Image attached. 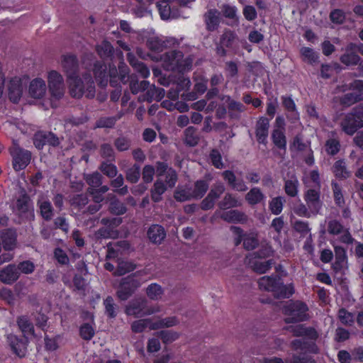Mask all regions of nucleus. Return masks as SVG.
Listing matches in <instances>:
<instances>
[{"label": "nucleus", "instance_id": "1", "mask_svg": "<svg viewBox=\"0 0 363 363\" xmlns=\"http://www.w3.org/2000/svg\"><path fill=\"white\" fill-rule=\"evenodd\" d=\"M288 330L296 337L303 339H294L290 343V347L295 352L306 351L312 354H317L320 349L316 344L319 334L316 329L311 326H306L305 324L291 325Z\"/></svg>", "mask_w": 363, "mask_h": 363}, {"label": "nucleus", "instance_id": "2", "mask_svg": "<svg viewBox=\"0 0 363 363\" xmlns=\"http://www.w3.org/2000/svg\"><path fill=\"white\" fill-rule=\"evenodd\" d=\"M69 93L72 98L81 99L85 93L86 97L93 99L95 96L96 89L94 80L90 73L85 72L82 79L79 74L67 77Z\"/></svg>", "mask_w": 363, "mask_h": 363}, {"label": "nucleus", "instance_id": "3", "mask_svg": "<svg viewBox=\"0 0 363 363\" xmlns=\"http://www.w3.org/2000/svg\"><path fill=\"white\" fill-rule=\"evenodd\" d=\"M259 288L272 292L277 298H289L294 293L292 284H284L281 277L277 274L264 276L258 281Z\"/></svg>", "mask_w": 363, "mask_h": 363}, {"label": "nucleus", "instance_id": "4", "mask_svg": "<svg viewBox=\"0 0 363 363\" xmlns=\"http://www.w3.org/2000/svg\"><path fill=\"white\" fill-rule=\"evenodd\" d=\"M309 177L314 185H309L304 182L306 186L310 188L305 191L303 199L313 215H317L323 206V202L320 199L321 182L320 174L317 169H313L310 172Z\"/></svg>", "mask_w": 363, "mask_h": 363}, {"label": "nucleus", "instance_id": "5", "mask_svg": "<svg viewBox=\"0 0 363 363\" xmlns=\"http://www.w3.org/2000/svg\"><path fill=\"white\" fill-rule=\"evenodd\" d=\"M109 75L111 86L117 87L121 83L123 84L129 83L132 94H137L140 92V86L137 75H130L129 67L124 63H121L118 65V69H117L116 66H111Z\"/></svg>", "mask_w": 363, "mask_h": 363}, {"label": "nucleus", "instance_id": "6", "mask_svg": "<svg viewBox=\"0 0 363 363\" xmlns=\"http://www.w3.org/2000/svg\"><path fill=\"white\" fill-rule=\"evenodd\" d=\"M162 67L167 71L184 73L191 67V61L184 59V54L178 50H172L160 56Z\"/></svg>", "mask_w": 363, "mask_h": 363}, {"label": "nucleus", "instance_id": "7", "mask_svg": "<svg viewBox=\"0 0 363 363\" xmlns=\"http://www.w3.org/2000/svg\"><path fill=\"white\" fill-rule=\"evenodd\" d=\"M308 306L301 301L290 300L284 306L283 313L286 323H300L308 320Z\"/></svg>", "mask_w": 363, "mask_h": 363}, {"label": "nucleus", "instance_id": "8", "mask_svg": "<svg viewBox=\"0 0 363 363\" xmlns=\"http://www.w3.org/2000/svg\"><path fill=\"white\" fill-rule=\"evenodd\" d=\"M342 130L348 135H353L363 128V106L354 107L347 113L340 122Z\"/></svg>", "mask_w": 363, "mask_h": 363}, {"label": "nucleus", "instance_id": "9", "mask_svg": "<svg viewBox=\"0 0 363 363\" xmlns=\"http://www.w3.org/2000/svg\"><path fill=\"white\" fill-rule=\"evenodd\" d=\"M9 153L12 157L13 168L16 172L26 169L30 162L31 152L21 147L16 140H13Z\"/></svg>", "mask_w": 363, "mask_h": 363}, {"label": "nucleus", "instance_id": "10", "mask_svg": "<svg viewBox=\"0 0 363 363\" xmlns=\"http://www.w3.org/2000/svg\"><path fill=\"white\" fill-rule=\"evenodd\" d=\"M140 286V281L135 274H132L121 279L116 291V296L120 301H127Z\"/></svg>", "mask_w": 363, "mask_h": 363}, {"label": "nucleus", "instance_id": "11", "mask_svg": "<svg viewBox=\"0 0 363 363\" xmlns=\"http://www.w3.org/2000/svg\"><path fill=\"white\" fill-rule=\"evenodd\" d=\"M16 210L18 216L25 220L34 219V209L30 197L26 192L21 194L16 201Z\"/></svg>", "mask_w": 363, "mask_h": 363}, {"label": "nucleus", "instance_id": "12", "mask_svg": "<svg viewBox=\"0 0 363 363\" xmlns=\"http://www.w3.org/2000/svg\"><path fill=\"white\" fill-rule=\"evenodd\" d=\"M48 82L49 91L56 99L62 98L65 94L64 79L62 74L56 70L48 72Z\"/></svg>", "mask_w": 363, "mask_h": 363}, {"label": "nucleus", "instance_id": "13", "mask_svg": "<svg viewBox=\"0 0 363 363\" xmlns=\"http://www.w3.org/2000/svg\"><path fill=\"white\" fill-rule=\"evenodd\" d=\"M111 66H115L113 64H109L108 67L103 61H96L93 65V74L94 78L101 88H104L110 83L109 70Z\"/></svg>", "mask_w": 363, "mask_h": 363}, {"label": "nucleus", "instance_id": "14", "mask_svg": "<svg viewBox=\"0 0 363 363\" xmlns=\"http://www.w3.org/2000/svg\"><path fill=\"white\" fill-rule=\"evenodd\" d=\"M6 340L13 354L20 358L26 356L28 344V338L10 333L7 335Z\"/></svg>", "mask_w": 363, "mask_h": 363}, {"label": "nucleus", "instance_id": "15", "mask_svg": "<svg viewBox=\"0 0 363 363\" xmlns=\"http://www.w3.org/2000/svg\"><path fill=\"white\" fill-rule=\"evenodd\" d=\"M33 144L38 150H43L45 145L57 147L60 144L58 137L52 132L38 131L33 135Z\"/></svg>", "mask_w": 363, "mask_h": 363}, {"label": "nucleus", "instance_id": "16", "mask_svg": "<svg viewBox=\"0 0 363 363\" xmlns=\"http://www.w3.org/2000/svg\"><path fill=\"white\" fill-rule=\"evenodd\" d=\"M269 127L270 118L264 116H259L257 118L255 127V134L258 144L267 146Z\"/></svg>", "mask_w": 363, "mask_h": 363}, {"label": "nucleus", "instance_id": "17", "mask_svg": "<svg viewBox=\"0 0 363 363\" xmlns=\"http://www.w3.org/2000/svg\"><path fill=\"white\" fill-rule=\"evenodd\" d=\"M147 301L144 298H135L129 302L125 307V313L128 315L140 318L150 315L152 312L147 308Z\"/></svg>", "mask_w": 363, "mask_h": 363}, {"label": "nucleus", "instance_id": "18", "mask_svg": "<svg viewBox=\"0 0 363 363\" xmlns=\"http://www.w3.org/2000/svg\"><path fill=\"white\" fill-rule=\"evenodd\" d=\"M61 65L66 77L79 74V62L76 55L68 53L62 55Z\"/></svg>", "mask_w": 363, "mask_h": 363}, {"label": "nucleus", "instance_id": "19", "mask_svg": "<svg viewBox=\"0 0 363 363\" xmlns=\"http://www.w3.org/2000/svg\"><path fill=\"white\" fill-rule=\"evenodd\" d=\"M222 177L228 185L233 190L244 192L248 187L242 178H237L232 170H225L222 172Z\"/></svg>", "mask_w": 363, "mask_h": 363}, {"label": "nucleus", "instance_id": "20", "mask_svg": "<svg viewBox=\"0 0 363 363\" xmlns=\"http://www.w3.org/2000/svg\"><path fill=\"white\" fill-rule=\"evenodd\" d=\"M20 277L17 272L16 264H9L0 269V281L4 284L12 285Z\"/></svg>", "mask_w": 363, "mask_h": 363}, {"label": "nucleus", "instance_id": "21", "mask_svg": "<svg viewBox=\"0 0 363 363\" xmlns=\"http://www.w3.org/2000/svg\"><path fill=\"white\" fill-rule=\"evenodd\" d=\"M1 246L5 251H13L17 245V233L16 230L7 228L1 233Z\"/></svg>", "mask_w": 363, "mask_h": 363}, {"label": "nucleus", "instance_id": "22", "mask_svg": "<svg viewBox=\"0 0 363 363\" xmlns=\"http://www.w3.org/2000/svg\"><path fill=\"white\" fill-rule=\"evenodd\" d=\"M281 99L282 106L287 112L286 118L291 123H296L299 120V113L295 101L290 96H281Z\"/></svg>", "mask_w": 363, "mask_h": 363}, {"label": "nucleus", "instance_id": "23", "mask_svg": "<svg viewBox=\"0 0 363 363\" xmlns=\"http://www.w3.org/2000/svg\"><path fill=\"white\" fill-rule=\"evenodd\" d=\"M335 259L332 264L335 273H340L347 264V255L345 247L339 245L334 246Z\"/></svg>", "mask_w": 363, "mask_h": 363}, {"label": "nucleus", "instance_id": "24", "mask_svg": "<svg viewBox=\"0 0 363 363\" xmlns=\"http://www.w3.org/2000/svg\"><path fill=\"white\" fill-rule=\"evenodd\" d=\"M17 325L23 334V337L28 339L29 337H35V328L33 323L27 315H20L16 320Z\"/></svg>", "mask_w": 363, "mask_h": 363}, {"label": "nucleus", "instance_id": "25", "mask_svg": "<svg viewBox=\"0 0 363 363\" xmlns=\"http://www.w3.org/2000/svg\"><path fill=\"white\" fill-rule=\"evenodd\" d=\"M147 235L152 243L160 245L166 238V231L161 225L153 224L149 228Z\"/></svg>", "mask_w": 363, "mask_h": 363}, {"label": "nucleus", "instance_id": "26", "mask_svg": "<svg viewBox=\"0 0 363 363\" xmlns=\"http://www.w3.org/2000/svg\"><path fill=\"white\" fill-rule=\"evenodd\" d=\"M46 92V84L43 79L35 78L33 79L29 86V94L34 99H41Z\"/></svg>", "mask_w": 363, "mask_h": 363}, {"label": "nucleus", "instance_id": "27", "mask_svg": "<svg viewBox=\"0 0 363 363\" xmlns=\"http://www.w3.org/2000/svg\"><path fill=\"white\" fill-rule=\"evenodd\" d=\"M23 94L21 79H11L9 85V98L13 104H18Z\"/></svg>", "mask_w": 363, "mask_h": 363}, {"label": "nucleus", "instance_id": "28", "mask_svg": "<svg viewBox=\"0 0 363 363\" xmlns=\"http://www.w3.org/2000/svg\"><path fill=\"white\" fill-rule=\"evenodd\" d=\"M174 198L179 202H184L194 199L192 186L189 184L179 186L174 192Z\"/></svg>", "mask_w": 363, "mask_h": 363}, {"label": "nucleus", "instance_id": "29", "mask_svg": "<svg viewBox=\"0 0 363 363\" xmlns=\"http://www.w3.org/2000/svg\"><path fill=\"white\" fill-rule=\"evenodd\" d=\"M299 182L295 174L284 180V189L286 194L290 197H296L298 194Z\"/></svg>", "mask_w": 363, "mask_h": 363}, {"label": "nucleus", "instance_id": "30", "mask_svg": "<svg viewBox=\"0 0 363 363\" xmlns=\"http://www.w3.org/2000/svg\"><path fill=\"white\" fill-rule=\"evenodd\" d=\"M221 219L228 223H244L246 220V216L238 210H230L223 212L220 216Z\"/></svg>", "mask_w": 363, "mask_h": 363}, {"label": "nucleus", "instance_id": "31", "mask_svg": "<svg viewBox=\"0 0 363 363\" xmlns=\"http://www.w3.org/2000/svg\"><path fill=\"white\" fill-rule=\"evenodd\" d=\"M245 201L250 206H255L264 200L265 196L259 187H252L246 194Z\"/></svg>", "mask_w": 363, "mask_h": 363}, {"label": "nucleus", "instance_id": "32", "mask_svg": "<svg viewBox=\"0 0 363 363\" xmlns=\"http://www.w3.org/2000/svg\"><path fill=\"white\" fill-rule=\"evenodd\" d=\"M271 140L274 145L279 150H286L287 142L285 131L273 129L271 133Z\"/></svg>", "mask_w": 363, "mask_h": 363}, {"label": "nucleus", "instance_id": "33", "mask_svg": "<svg viewBox=\"0 0 363 363\" xmlns=\"http://www.w3.org/2000/svg\"><path fill=\"white\" fill-rule=\"evenodd\" d=\"M184 143L189 147H195L200 140L197 129L194 126H189L184 132Z\"/></svg>", "mask_w": 363, "mask_h": 363}, {"label": "nucleus", "instance_id": "34", "mask_svg": "<svg viewBox=\"0 0 363 363\" xmlns=\"http://www.w3.org/2000/svg\"><path fill=\"white\" fill-rule=\"evenodd\" d=\"M167 185L163 181L157 179L151 189V199L155 203H158L162 199V194L167 191Z\"/></svg>", "mask_w": 363, "mask_h": 363}, {"label": "nucleus", "instance_id": "35", "mask_svg": "<svg viewBox=\"0 0 363 363\" xmlns=\"http://www.w3.org/2000/svg\"><path fill=\"white\" fill-rule=\"evenodd\" d=\"M96 52L102 59L111 58L113 56L114 48L111 43L104 40L101 43L96 46Z\"/></svg>", "mask_w": 363, "mask_h": 363}, {"label": "nucleus", "instance_id": "36", "mask_svg": "<svg viewBox=\"0 0 363 363\" xmlns=\"http://www.w3.org/2000/svg\"><path fill=\"white\" fill-rule=\"evenodd\" d=\"M99 155L104 159V161L115 162L116 155L115 150L110 143H102L99 147Z\"/></svg>", "mask_w": 363, "mask_h": 363}, {"label": "nucleus", "instance_id": "37", "mask_svg": "<svg viewBox=\"0 0 363 363\" xmlns=\"http://www.w3.org/2000/svg\"><path fill=\"white\" fill-rule=\"evenodd\" d=\"M206 29L208 31L216 30L220 23V18L216 10H209L205 15Z\"/></svg>", "mask_w": 363, "mask_h": 363}, {"label": "nucleus", "instance_id": "38", "mask_svg": "<svg viewBox=\"0 0 363 363\" xmlns=\"http://www.w3.org/2000/svg\"><path fill=\"white\" fill-rule=\"evenodd\" d=\"M88 202L89 198L85 194H74L69 200L71 207L78 211L82 210L87 205Z\"/></svg>", "mask_w": 363, "mask_h": 363}, {"label": "nucleus", "instance_id": "39", "mask_svg": "<svg viewBox=\"0 0 363 363\" xmlns=\"http://www.w3.org/2000/svg\"><path fill=\"white\" fill-rule=\"evenodd\" d=\"M108 211L111 214L122 216L127 212V207L124 203L113 196L110 201Z\"/></svg>", "mask_w": 363, "mask_h": 363}, {"label": "nucleus", "instance_id": "40", "mask_svg": "<svg viewBox=\"0 0 363 363\" xmlns=\"http://www.w3.org/2000/svg\"><path fill=\"white\" fill-rule=\"evenodd\" d=\"M332 169L334 175L337 179H347L350 177V172L347 171L343 160H337L334 163Z\"/></svg>", "mask_w": 363, "mask_h": 363}, {"label": "nucleus", "instance_id": "41", "mask_svg": "<svg viewBox=\"0 0 363 363\" xmlns=\"http://www.w3.org/2000/svg\"><path fill=\"white\" fill-rule=\"evenodd\" d=\"M241 205L238 199L230 193H227L218 206L220 209L226 210L230 208H235Z\"/></svg>", "mask_w": 363, "mask_h": 363}, {"label": "nucleus", "instance_id": "42", "mask_svg": "<svg viewBox=\"0 0 363 363\" xmlns=\"http://www.w3.org/2000/svg\"><path fill=\"white\" fill-rule=\"evenodd\" d=\"M209 185L207 181L199 179L195 182L194 186L192 187V192L194 199H201L207 192Z\"/></svg>", "mask_w": 363, "mask_h": 363}, {"label": "nucleus", "instance_id": "43", "mask_svg": "<svg viewBox=\"0 0 363 363\" xmlns=\"http://www.w3.org/2000/svg\"><path fill=\"white\" fill-rule=\"evenodd\" d=\"M40 214L45 221L52 220L54 215V208L49 201L38 202Z\"/></svg>", "mask_w": 363, "mask_h": 363}, {"label": "nucleus", "instance_id": "44", "mask_svg": "<svg viewBox=\"0 0 363 363\" xmlns=\"http://www.w3.org/2000/svg\"><path fill=\"white\" fill-rule=\"evenodd\" d=\"M99 169L104 175L111 179L116 177L118 173V169L114 162L103 161L101 162Z\"/></svg>", "mask_w": 363, "mask_h": 363}, {"label": "nucleus", "instance_id": "45", "mask_svg": "<svg viewBox=\"0 0 363 363\" xmlns=\"http://www.w3.org/2000/svg\"><path fill=\"white\" fill-rule=\"evenodd\" d=\"M121 118L118 116H108L99 118L95 123V128H112L116 125L118 120Z\"/></svg>", "mask_w": 363, "mask_h": 363}, {"label": "nucleus", "instance_id": "46", "mask_svg": "<svg viewBox=\"0 0 363 363\" xmlns=\"http://www.w3.org/2000/svg\"><path fill=\"white\" fill-rule=\"evenodd\" d=\"M84 178L86 184L89 186V188L96 189L99 187L103 182V177L98 172L85 174Z\"/></svg>", "mask_w": 363, "mask_h": 363}, {"label": "nucleus", "instance_id": "47", "mask_svg": "<svg viewBox=\"0 0 363 363\" xmlns=\"http://www.w3.org/2000/svg\"><path fill=\"white\" fill-rule=\"evenodd\" d=\"M177 323L178 320L175 316L167 317L154 322L150 328L152 330H157L164 328H170L176 325Z\"/></svg>", "mask_w": 363, "mask_h": 363}, {"label": "nucleus", "instance_id": "48", "mask_svg": "<svg viewBox=\"0 0 363 363\" xmlns=\"http://www.w3.org/2000/svg\"><path fill=\"white\" fill-rule=\"evenodd\" d=\"M340 142L337 138H329L325 144V152L328 155L335 156L340 150Z\"/></svg>", "mask_w": 363, "mask_h": 363}, {"label": "nucleus", "instance_id": "49", "mask_svg": "<svg viewBox=\"0 0 363 363\" xmlns=\"http://www.w3.org/2000/svg\"><path fill=\"white\" fill-rule=\"evenodd\" d=\"M125 177L128 182L131 184H135L140 177V166L135 163L131 167L127 169Z\"/></svg>", "mask_w": 363, "mask_h": 363}, {"label": "nucleus", "instance_id": "50", "mask_svg": "<svg viewBox=\"0 0 363 363\" xmlns=\"http://www.w3.org/2000/svg\"><path fill=\"white\" fill-rule=\"evenodd\" d=\"M136 268V265L130 261H121L118 262L116 274L118 276H123L127 273L134 271Z\"/></svg>", "mask_w": 363, "mask_h": 363}, {"label": "nucleus", "instance_id": "51", "mask_svg": "<svg viewBox=\"0 0 363 363\" xmlns=\"http://www.w3.org/2000/svg\"><path fill=\"white\" fill-rule=\"evenodd\" d=\"M363 100V93L362 92H350L345 94L341 100L344 105L351 106L357 102Z\"/></svg>", "mask_w": 363, "mask_h": 363}, {"label": "nucleus", "instance_id": "52", "mask_svg": "<svg viewBox=\"0 0 363 363\" xmlns=\"http://www.w3.org/2000/svg\"><path fill=\"white\" fill-rule=\"evenodd\" d=\"M163 292L162 286L156 283L150 284L146 289V294L151 300H158Z\"/></svg>", "mask_w": 363, "mask_h": 363}, {"label": "nucleus", "instance_id": "53", "mask_svg": "<svg viewBox=\"0 0 363 363\" xmlns=\"http://www.w3.org/2000/svg\"><path fill=\"white\" fill-rule=\"evenodd\" d=\"M331 186L333 192L335 203L339 207H342L345 202L340 185L335 182H333Z\"/></svg>", "mask_w": 363, "mask_h": 363}, {"label": "nucleus", "instance_id": "54", "mask_svg": "<svg viewBox=\"0 0 363 363\" xmlns=\"http://www.w3.org/2000/svg\"><path fill=\"white\" fill-rule=\"evenodd\" d=\"M284 202L285 199L281 196L273 198L269 203V210L274 215L280 214L283 210Z\"/></svg>", "mask_w": 363, "mask_h": 363}, {"label": "nucleus", "instance_id": "55", "mask_svg": "<svg viewBox=\"0 0 363 363\" xmlns=\"http://www.w3.org/2000/svg\"><path fill=\"white\" fill-rule=\"evenodd\" d=\"M344 229L345 228L341 221L336 219L329 220L327 225V230L330 235H340L344 231Z\"/></svg>", "mask_w": 363, "mask_h": 363}, {"label": "nucleus", "instance_id": "56", "mask_svg": "<svg viewBox=\"0 0 363 363\" xmlns=\"http://www.w3.org/2000/svg\"><path fill=\"white\" fill-rule=\"evenodd\" d=\"M338 318L340 321L345 325L352 326L354 323L353 313L348 311L345 308H341L339 309Z\"/></svg>", "mask_w": 363, "mask_h": 363}, {"label": "nucleus", "instance_id": "57", "mask_svg": "<svg viewBox=\"0 0 363 363\" xmlns=\"http://www.w3.org/2000/svg\"><path fill=\"white\" fill-rule=\"evenodd\" d=\"M300 354H294L291 356L290 363H315V359L309 356V352L301 351Z\"/></svg>", "mask_w": 363, "mask_h": 363}, {"label": "nucleus", "instance_id": "58", "mask_svg": "<svg viewBox=\"0 0 363 363\" xmlns=\"http://www.w3.org/2000/svg\"><path fill=\"white\" fill-rule=\"evenodd\" d=\"M157 7L162 19L166 20L170 17L172 8L169 4V0H161L157 3Z\"/></svg>", "mask_w": 363, "mask_h": 363}, {"label": "nucleus", "instance_id": "59", "mask_svg": "<svg viewBox=\"0 0 363 363\" xmlns=\"http://www.w3.org/2000/svg\"><path fill=\"white\" fill-rule=\"evenodd\" d=\"M104 305L105 307V313L109 318H114L117 315L116 311V304L112 296H108L104 300Z\"/></svg>", "mask_w": 363, "mask_h": 363}, {"label": "nucleus", "instance_id": "60", "mask_svg": "<svg viewBox=\"0 0 363 363\" xmlns=\"http://www.w3.org/2000/svg\"><path fill=\"white\" fill-rule=\"evenodd\" d=\"M79 332L80 337L86 341L91 340L95 335L94 328L88 323L82 324L79 327Z\"/></svg>", "mask_w": 363, "mask_h": 363}, {"label": "nucleus", "instance_id": "61", "mask_svg": "<svg viewBox=\"0 0 363 363\" xmlns=\"http://www.w3.org/2000/svg\"><path fill=\"white\" fill-rule=\"evenodd\" d=\"M113 145L118 152H125L130 149L131 140L127 137L120 136L114 140Z\"/></svg>", "mask_w": 363, "mask_h": 363}, {"label": "nucleus", "instance_id": "62", "mask_svg": "<svg viewBox=\"0 0 363 363\" xmlns=\"http://www.w3.org/2000/svg\"><path fill=\"white\" fill-rule=\"evenodd\" d=\"M340 60L347 66L357 65L360 61V57L354 52H347L340 56Z\"/></svg>", "mask_w": 363, "mask_h": 363}, {"label": "nucleus", "instance_id": "63", "mask_svg": "<svg viewBox=\"0 0 363 363\" xmlns=\"http://www.w3.org/2000/svg\"><path fill=\"white\" fill-rule=\"evenodd\" d=\"M330 21L337 25L342 24L346 19L345 13L343 10L340 9H335L332 10L329 15Z\"/></svg>", "mask_w": 363, "mask_h": 363}, {"label": "nucleus", "instance_id": "64", "mask_svg": "<svg viewBox=\"0 0 363 363\" xmlns=\"http://www.w3.org/2000/svg\"><path fill=\"white\" fill-rule=\"evenodd\" d=\"M224 70L227 78H237L238 75V65L235 61H228L225 64Z\"/></svg>", "mask_w": 363, "mask_h": 363}]
</instances>
